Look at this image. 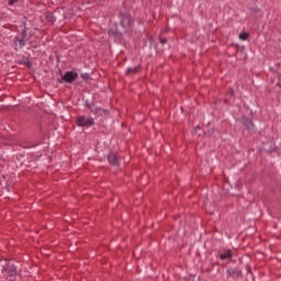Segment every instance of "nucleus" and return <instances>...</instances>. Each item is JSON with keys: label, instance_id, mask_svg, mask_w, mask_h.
Segmentation results:
<instances>
[{"label": "nucleus", "instance_id": "nucleus-5", "mask_svg": "<svg viewBox=\"0 0 281 281\" xmlns=\"http://www.w3.org/2000/svg\"><path fill=\"white\" fill-rule=\"evenodd\" d=\"M16 278V268H11V271H9V274L7 276V280L14 281Z\"/></svg>", "mask_w": 281, "mask_h": 281}, {"label": "nucleus", "instance_id": "nucleus-3", "mask_svg": "<svg viewBox=\"0 0 281 281\" xmlns=\"http://www.w3.org/2000/svg\"><path fill=\"white\" fill-rule=\"evenodd\" d=\"M76 78H78V72H76V71H67L63 76V80H65V82H74V80H76Z\"/></svg>", "mask_w": 281, "mask_h": 281}, {"label": "nucleus", "instance_id": "nucleus-7", "mask_svg": "<svg viewBox=\"0 0 281 281\" xmlns=\"http://www.w3.org/2000/svg\"><path fill=\"white\" fill-rule=\"evenodd\" d=\"M15 45H16V47H20V49L23 48V47H25V40H23V38H18V40L15 41Z\"/></svg>", "mask_w": 281, "mask_h": 281}, {"label": "nucleus", "instance_id": "nucleus-11", "mask_svg": "<svg viewBox=\"0 0 281 281\" xmlns=\"http://www.w3.org/2000/svg\"><path fill=\"white\" fill-rule=\"evenodd\" d=\"M161 44H167V40H160Z\"/></svg>", "mask_w": 281, "mask_h": 281}, {"label": "nucleus", "instance_id": "nucleus-9", "mask_svg": "<svg viewBox=\"0 0 281 281\" xmlns=\"http://www.w3.org/2000/svg\"><path fill=\"white\" fill-rule=\"evenodd\" d=\"M138 72V68H127V75H135Z\"/></svg>", "mask_w": 281, "mask_h": 281}, {"label": "nucleus", "instance_id": "nucleus-2", "mask_svg": "<svg viewBox=\"0 0 281 281\" xmlns=\"http://www.w3.org/2000/svg\"><path fill=\"white\" fill-rule=\"evenodd\" d=\"M93 124H95V121L91 117L81 115L77 119V126H83L85 128H89V126H93Z\"/></svg>", "mask_w": 281, "mask_h": 281}, {"label": "nucleus", "instance_id": "nucleus-10", "mask_svg": "<svg viewBox=\"0 0 281 281\" xmlns=\"http://www.w3.org/2000/svg\"><path fill=\"white\" fill-rule=\"evenodd\" d=\"M14 3H19V0H9V5H14Z\"/></svg>", "mask_w": 281, "mask_h": 281}, {"label": "nucleus", "instance_id": "nucleus-12", "mask_svg": "<svg viewBox=\"0 0 281 281\" xmlns=\"http://www.w3.org/2000/svg\"><path fill=\"white\" fill-rule=\"evenodd\" d=\"M99 111H102L104 113V110H102V109H99Z\"/></svg>", "mask_w": 281, "mask_h": 281}, {"label": "nucleus", "instance_id": "nucleus-6", "mask_svg": "<svg viewBox=\"0 0 281 281\" xmlns=\"http://www.w3.org/2000/svg\"><path fill=\"white\" fill-rule=\"evenodd\" d=\"M233 252L231 249L226 250L225 252L221 254V259H232Z\"/></svg>", "mask_w": 281, "mask_h": 281}, {"label": "nucleus", "instance_id": "nucleus-14", "mask_svg": "<svg viewBox=\"0 0 281 281\" xmlns=\"http://www.w3.org/2000/svg\"><path fill=\"white\" fill-rule=\"evenodd\" d=\"M196 130H200V127L198 126Z\"/></svg>", "mask_w": 281, "mask_h": 281}, {"label": "nucleus", "instance_id": "nucleus-13", "mask_svg": "<svg viewBox=\"0 0 281 281\" xmlns=\"http://www.w3.org/2000/svg\"><path fill=\"white\" fill-rule=\"evenodd\" d=\"M251 126H252V123L249 124V127H251Z\"/></svg>", "mask_w": 281, "mask_h": 281}, {"label": "nucleus", "instance_id": "nucleus-1", "mask_svg": "<svg viewBox=\"0 0 281 281\" xmlns=\"http://www.w3.org/2000/svg\"><path fill=\"white\" fill-rule=\"evenodd\" d=\"M133 20L127 13L120 15V18H112L110 24H114V29H110V35H122L131 29Z\"/></svg>", "mask_w": 281, "mask_h": 281}, {"label": "nucleus", "instance_id": "nucleus-4", "mask_svg": "<svg viewBox=\"0 0 281 281\" xmlns=\"http://www.w3.org/2000/svg\"><path fill=\"white\" fill-rule=\"evenodd\" d=\"M108 159L110 160L111 165H119L120 160L117 158V154H110Z\"/></svg>", "mask_w": 281, "mask_h": 281}, {"label": "nucleus", "instance_id": "nucleus-8", "mask_svg": "<svg viewBox=\"0 0 281 281\" xmlns=\"http://www.w3.org/2000/svg\"><path fill=\"white\" fill-rule=\"evenodd\" d=\"M249 35L248 33H240L239 34V40H241L243 42H245L246 40H248Z\"/></svg>", "mask_w": 281, "mask_h": 281}]
</instances>
